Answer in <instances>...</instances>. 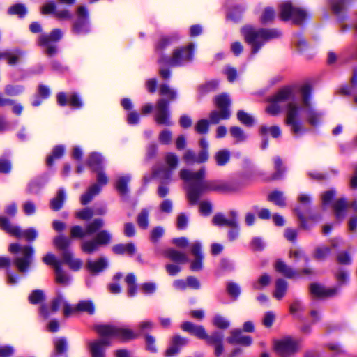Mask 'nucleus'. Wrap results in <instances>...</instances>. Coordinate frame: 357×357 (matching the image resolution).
Instances as JSON below:
<instances>
[{
    "label": "nucleus",
    "instance_id": "nucleus-51",
    "mask_svg": "<svg viewBox=\"0 0 357 357\" xmlns=\"http://www.w3.org/2000/svg\"><path fill=\"white\" fill-rule=\"evenodd\" d=\"M43 261L47 265L52 266L54 269L56 266H60V263L56 259V257L52 253H47L43 257Z\"/></svg>",
    "mask_w": 357,
    "mask_h": 357
},
{
    "label": "nucleus",
    "instance_id": "nucleus-60",
    "mask_svg": "<svg viewBox=\"0 0 357 357\" xmlns=\"http://www.w3.org/2000/svg\"><path fill=\"white\" fill-rule=\"evenodd\" d=\"M5 59H6L8 63L10 65L15 64L20 58V53H10V52H4Z\"/></svg>",
    "mask_w": 357,
    "mask_h": 357
},
{
    "label": "nucleus",
    "instance_id": "nucleus-7",
    "mask_svg": "<svg viewBox=\"0 0 357 357\" xmlns=\"http://www.w3.org/2000/svg\"><path fill=\"white\" fill-rule=\"evenodd\" d=\"M97 333L105 337H115L122 341L135 339L137 335L127 328H118L110 325H99L96 327Z\"/></svg>",
    "mask_w": 357,
    "mask_h": 357
},
{
    "label": "nucleus",
    "instance_id": "nucleus-19",
    "mask_svg": "<svg viewBox=\"0 0 357 357\" xmlns=\"http://www.w3.org/2000/svg\"><path fill=\"white\" fill-rule=\"evenodd\" d=\"M181 328L183 331L192 334L197 338L205 340L207 337V333L202 326H195L191 322L185 321L182 324Z\"/></svg>",
    "mask_w": 357,
    "mask_h": 357
},
{
    "label": "nucleus",
    "instance_id": "nucleus-64",
    "mask_svg": "<svg viewBox=\"0 0 357 357\" xmlns=\"http://www.w3.org/2000/svg\"><path fill=\"white\" fill-rule=\"evenodd\" d=\"M307 121L312 126H316L319 121V116L316 112L309 110L307 114Z\"/></svg>",
    "mask_w": 357,
    "mask_h": 357
},
{
    "label": "nucleus",
    "instance_id": "nucleus-55",
    "mask_svg": "<svg viewBox=\"0 0 357 357\" xmlns=\"http://www.w3.org/2000/svg\"><path fill=\"white\" fill-rule=\"evenodd\" d=\"M227 291L230 296L237 298L241 294L239 286L234 282H229L227 284Z\"/></svg>",
    "mask_w": 357,
    "mask_h": 357
},
{
    "label": "nucleus",
    "instance_id": "nucleus-49",
    "mask_svg": "<svg viewBox=\"0 0 357 357\" xmlns=\"http://www.w3.org/2000/svg\"><path fill=\"white\" fill-rule=\"evenodd\" d=\"M70 236L73 238H82L87 236L86 229H84L82 227L78 225L73 226L70 229Z\"/></svg>",
    "mask_w": 357,
    "mask_h": 357
},
{
    "label": "nucleus",
    "instance_id": "nucleus-17",
    "mask_svg": "<svg viewBox=\"0 0 357 357\" xmlns=\"http://www.w3.org/2000/svg\"><path fill=\"white\" fill-rule=\"evenodd\" d=\"M310 291L312 294L320 298H330L335 296L338 291L336 287L326 288L319 284H312L310 285Z\"/></svg>",
    "mask_w": 357,
    "mask_h": 357
},
{
    "label": "nucleus",
    "instance_id": "nucleus-28",
    "mask_svg": "<svg viewBox=\"0 0 357 357\" xmlns=\"http://www.w3.org/2000/svg\"><path fill=\"white\" fill-rule=\"evenodd\" d=\"M271 282V277L268 273H263L258 279L252 284L253 289L256 290H261L268 287Z\"/></svg>",
    "mask_w": 357,
    "mask_h": 357
},
{
    "label": "nucleus",
    "instance_id": "nucleus-46",
    "mask_svg": "<svg viewBox=\"0 0 357 357\" xmlns=\"http://www.w3.org/2000/svg\"><path fill=\"white\" fill-rule=\"evenodd\" d=\"M64 198V192L63 190H59L57 196L51 201L52 208L54 210H59L61 208Z\"/></svg>",
    "mask_w": 357,
    "mask_h": 357
},
{
    "label": "nucleus",
    "instance_id": "nucleus-50",
    "mask_svg": "<svg viewBox=\"0 0 357 357\" xmlns=\"http://www.w3.org/2000/svg\"><path fill=\"white\" fill-rule=\"evenodd\" d=\"M289 258L293 261H298L299 259H303L304 261H307L308 258L305 255L303 252L298 249H292L289 251Z\"/></svg>",
    "mask_w": 357,
    "mask_h": 357
},
{
    "label": "nucleus",
    "instance_id": "nucleus-25",
    "mask_svg": "<svg viewBox=\"0 0 357 357\" xmlns=\"http://www.w3.org/2000/svg\"><path fill=\"white\" fill-rule=\"evenodd\" d=\"M230 115L231 112L229 109H224L220 111L214 110L210 113V121L212 123L216 124L221 120L229 119Z\"/></svg>",
    "mask_w": 357,
    "mask_h": 357
},
{
    "label": "nucleus",
    "instance_id": "nucleus-36",
    "mask_svg": "<svg viewBox=\"0 0 357 357\" xmlns=\"http://www.w3.org/2000/svg\"><path fill=\"white\" fill-rule=\"evenodd\" d=\"M125 282L128 285V294L129 296H132L135 295L137 291L136 286V277L133 274H128L125 278Z\"/></svg>",
    "mask_w": 357,
    "mask_h": 357
},
{
    "label": "nucleus",
    "instance_id": "nucleus-37",
    "mask_svg": "<svg viewBox=\"0 0 357 357\" xmlns=\"http://www.w3.org/2000/svg\"><path fill=\"white\" fill-rule=\"evenodd\" d=\"M149 212L144 209L142 210L137 217V222L139 227L142 229H147L149 225Z\"/></svg>",
    "mask_w": 357,
    "mask_h": 357
},
{
    "label": "nucleus",
    "instance_id": "nucleus-15",
    "mask_svg": "<svg viewBox=\"0 0 357 357\" xmlns=\"http://www.w3.org/2000/svg\"><path fill=\"white\" fill-rule=\"evenodd\" d=\"M227 341L231 344H241L244 347H248L252 343L251 337L243 335L239 329L231 331L230 336L227 337Z\"/></svg>",
    "mask_w": 357,
    "mask_h": 357
},
{
    "label": "nucleus",
    "instance_id": "nucleus-42",
    "mask_svg": "<svg viewBox=\"0 0 357 357\" xmlns=\"http://www.w3.org/2000/svg\"><path fill=\"white\" fill-rule=\"evenodd\" d=\"M64 147L62 146H56L53 151L52 154L47 158V164L49 165H52L54 160L60 158L64 153Z\"/></svg>",
    "mask_w": 357,
    "mask_h": 357
},
{
    "label": "nucleus",
    "instance_id": "nucleus-18",
    "mask_svg": "<svg viewBox=\"0 0 357 357\" xmlns=\"http://www.w3.org/2000/svg\"><path fill=\"white\" fill-rule=\"evenodd\" d=\"M230 214L232 216V218L231 220L227 219L223 214H215L212 220L213 225L220 227L227 226L231 228H237L238 223L236 220V213L235 211H231Z\"/></svg>",
    "mask_w": 357,
    "mask_h": 357
},
{
    "label": "nucleus",
    "instance_id": "nucleus-16",
    "mask_svg": "<svg viewBox=\"0 0 357 357\" xmlns=\"http://www.w3.org/2000/svg\"><path fill=\"white\" fill-rule=\"evenodd\" d=\"M168 102L161 99L158 102L157 104V114L155 120L158 123L163 125H170L171 122L169 119V115L167 112Z\"/></svg>",
    "mask_w": 357,
    "mask_h": 357
},
{
    "label": "nucleus",
    "instance_id": "nucleus-21",
    "mask_svg": "<svg viewBox=\"0 0 357 357\" xmlns=\"http://www.w3.org/2000/svg\"><path fill=\"white\" fill-rule=\"evenodd\" d=\"M273 267L275 271L289 278H292L297 275L296 271L280 259L275 261Z\"/></svg>",
    "mask_w": 357,
    "mask_h": 357
},
{
    "label": "nucleus",
    "instance_id": "nucleus-54",
    "mask_svg": "<svg viewBox=\"0 0 357 357\" xmlns=\"http://www.w3.org/2000/svg\"><path fill=\"white\" fill-rule=\"evenodd\" d=\"M183 161L188 164L191 165L193 163H197V156L195 153L192 150H187L183 155Z\"/></svg>",
    "mask_w": 357,
    "mask_h": 357
},
{
    "label": "nucleus",
    "instance_id": "nucleus-61",
    "mask_svg": "<svg viewBox=\"0 0 357 357\" xmlns=\"http://www.w3.org/2000/svg\"><path fill=\"white\" fill-rule=\"evenodd\" d=\"M203 256L195 257V259L191 262L190 268L192 271H197L202 269L203 267Z\"/></svg>",
    "mask_w": 357,
    "mask_h": 357
},
{
    "label": "nucleus",
    "instance_id": "nucleus-9",
    "mask_svg": "<svg viewBox=\"0 0 357 357\" xmlns=\"http://www.w3.org/2000/svg\"><path fill=\"white\" fill-rule=\"evenodd\" d=\"M280 17L283 20H292L295 24H301L307 17L306 13L290 3L286 2L280 5Z\"/></svg>",
    "mask_w": 357,
    "mask_h": 357
},
{
    "label": "nucleus",
    "instance_id": "nucleus-56",
    "mask_svg": "<svg viewBox=\"0 0 357 357\" xmlns=\"http://www.w3.org/2000/svg\"><path fill=\"white\" fill-rule=\"evenodd\" d=\"M141 290L146 294H153L156 290V284L153 282H145L140 287Z\"/></svg>",
    "mask_w": 357,
    "mask_h": 357
},
{
    "label": "nucleus",
    "instance_id": "nucleus-43",
    "mask_svg": "<svg viewBox=\"0 0 357 357\" xmlns=\"http://www.w3.org/2000/svg\"><path fill=\"white\" fill-rule=\"evenodd\" d=\"M130 180L128 176H121L117 179L116 181V189L122 194L125 195L128 192V183Z\"/></svg>",
    "mask_w": 357,
    "mask_h": 357
},
{
    "label": "nucleus",
    "instance_id": "nucleus-40",
    "mask_svg": "<svg viewBox=\"0 0 357 357\" xmlns=\"http://www.w3.org/2000/svg\"><path fill=\"white\" fill-rule=\"evenodd\" d=\"M102 162L101 156L96 153H93L90 155L89 165L93 170L98 171L101 169Z\"/></svg>",
    "mask_w": 357,
    "mask_h": 357
},
{
    "label": "nucleus",
    "instance_id": "nucleus-24",
    "mask_svg": "<svg viewBox=\"0 0 357 357\" xmlns=\"http://www.w3.org/2000/svg\"><path fill=\"white\" fill-rule=\"evenodd\" d=\"M114 252L119 255L127 254L132 255L136 252V247L132 243L119 244L112 247Z\"/></svg>",
    "mask_w": 357,
    "mask_h": 357
},
{
    "label": "nucleus",
    "instance_id": "nucleus-35",
    "mask_svg": "<svg viewBox=\"0 0 357 357\" xmlns=\"http://www.w3.org/2000/svg\"><path fill=\"white\" fill-rule=\"evenodd\" d=\"M215 104L220 109H228L231 105V100L228 95L220 94L215 98Z\"/></svg>",
    "mask_w": 357,
    "mask_h": 357
},
{
    "label": "nucleus",
    "instance_id": "nucleus-45",
    "mask_svg": "<svg viewBox=\"0 0 357 357\" xmlns=\"http://www.w3.org/2000/svg\"><path fill=\"white\" fill-rule=\"evenodd\" d=\"M160 95L165 96L168 100H172L176 98V92L167 84H161L160 86Z\"/></svg>",
    "mask_w": 357,
    "mask_h": 357
},
{
    "label": "nucleus",
    "instance_id": "nucleus-33",
    "mask_svg": "<svg viewBox=\"0 0 357 357\" xmlns=\"http://www.w3.org/2000/svg\"><path fill=\"white\" fill-rule=\"evenodd\" d=\"M348 204L347 203L346 200L344 199H340L334 204V211L335 213L336 216L338 218H343L344 215V212L348 208Z\"/></svg>",
    "mask_w": 357,
    "mask_h": 357
},
{
    "label": "nucleus",
    "instance_id": "nucleus-2",
    "mask_svg": "<svg viewBox=\"0 0 357 357\" xmlns=\"http://www.w3.org/2000/svg\"><path fill=\"white\" fill-rule=\"evenodd\" d=\"M178 174L183 181L190 185L188 190V197L192 204H195L203 193L211 191L222 192L227 189L226 185L223 183L205 180V168H201L197 172L183 168Z\"/></svg>",
    "mask_w": 357,
    "mask_h": 357
},
{
    "label": "nucleus",
    "instance_id": "nucleus-29",
    "mask_svg": "<svg viewBox=\"0 0 357 357\" xmlns=\"http://www.w3.org/2000/svg\"><path fill=\"white\" fill-rule=\"evenodd\" d=\"M62 37V32L59 29H55L51 32L49 36H42L40 38V43L41 45H47L50 42H56Z\"/></svg>",
    "mask_w": 357,
    "mask_h": 357
},
{
    "label": "nucleus",
    "instance_id": "nucleus-10",
    "mask_svg": "<svg viewBox=\"0 0 357 357\" xmlns=\"http://www.w3.org/2000/svg\"><path fill=\"white\" fill-rule=\"evenodd\" d=\"M0 226L7 233L17 238L24 236L27 241H31L36 238L37 232L33 229H29L22 232L20 229L12 225L6 218L0 217Z\"/></svg>",
    "mask_w": 357,
    "mask_h": 357
},
{
    "label": "nucleus",
    "instance_id": "nucleus-41",
    "mask_svg": "<svg viewBox=\"0 0 357 357\" xmlns=\"http://www.w3.org/2000/svg\"><path fill=\"white\" fill-rule=\"evenodd\" d=\"M104 225V222L102 219H96L93 222H90L86 227V231L88 235H91L95 233L97 230L102 228Z\"/></svg>",
    "mask_w": 357,
    "mask_h": 357
},
{
    "label": "nucleus",
    "instance_id": "nucleus-13",
    "mask_svg": "<svg viewBox=\"0 0 357 357\" xmlns=\"http://www.w3.org/2000/svg\"><path fill=\"white\" fill-rule=\"evenodd\" d=\"M110 345L107 339H98L88 342L91 357H105L106 348Z\"/></svg>",
    "mask_w": 357,
    "mask_h": 357
},
{
    "label": "nucleus",
    "instance_id": "nucleus-58",
    "mask_svg": "<svg viewBox=\"0 0 357 357\" xmlns=\"http://www.w3.org/2000/svg\"><path fill=\"white\" fill-rule=\"evenodd\" d=\"M230 133L238 142L244 140L246 137L243 130L238 127H232L230 129Z\"/></svg>",
    "mask_w": 357,
    "mask_h": 357
},
{
    "label": "nucleus",
    "instance_id": "nucleus-52",
    "mask_svg": "<svg viewBox=\"0 0 357 357\" xmlns=\"http://www.w3.org/2000/svg\"><path fill=\"white\" fill-rule=\"evenodd\" d=\"M275 17V12L271 8L264 9L261 17V20L263 23H267L273 20Z\"/></svg>",
    "mask_w": 357,
    "mask_h": 357
},
{
    "label": "nucleus",
    "instance_id": "nucleus-23",
    "mask_svg": "<svg viewBox=\"0 0 357 357\" xmlns=\"http://www.w3.org/2000/svg\"><path fill=\"white\" fill-rule=\"evenodd\" d=\"M107 264L106 259L101 257L96 261H87L86 267L91 273L96 274L102 271L107 266Z\"/></svg>",
    "mask_w": 357,
    "mask_h": 357
},
{
    "label": "nucleus",
    "instance_id": "nucleus-12",
    "mask_svg": "<svg viewBox=\"0 0 357 357\" xmlns=\"http://www.w3.org/2000/svg\"><path fill=\"white\" fill-rule=\"evenodd\" d=\"M193 45H189L183 49L176 50L167 62L172 66L182 65L192 60Z\"/></svg>",
    "mask_w": 357,
    "mask_h": 357
},
{
    "label": "nucleus",
    "instance_id": "nucleus-47",
    "mask_svg": "<svg viewBox=\"0 0 357 357\" xmlns=\"http://www.w3.org/2000/svg\"><path fill=\"white\" fill-rule=\"evenodd\" d=\"M208 121L206 119H201L197 122L195 126V131L199 134H206L208 130Z\"/></svg>",
    "mask_w": 357,
    "mask_h": 357
},
{
    "label": "nucleus",
    "instance_id": "nucleus-14",
    "mask_svg": "<svg viewBox=\"0 0 357 357\" xmlns=\"http://www.w3.org/2000/svg\"><path fill=\"white\" fill-rule=\"evenodd\" d=\"M206 343L214 347V353L216 356L222 354L224 351L223 347V334L220 332L215 331L211 335H207L205 339Z\"/></svg>",
    "mask_w": 357,
    "mask_h": 357
},
{
    "label": "nucleus",
    "instance_id": "nucleus-48",
    "mask_svg": "<svg viewBox=\"0 0 357 357\" xmlns=\"http://www.w3.org/2000/svg\"><path fill=\"white\" fill-rule=\"evenodd\" d=\"M94 215V212L89 208H86L75 213V216L82 220L91 219Z\"/></svg>",
    "mask_w": 357,
    "mask_h": 357
},
{
    "label": "nucleus",
    "instance_id": "nucleus-62",
    "mask_svg": "<svg viewBox=\"0 0 357 357\" xmlns=\"http://www.w3.org/2000/svg\"><path fill=\"white\" fill-rule=\"evenodd\" d=\"M43 297V293L41 291L36 290L29 296V301L33 304H36L42 301Z\"/></svg>",
    "mask_w": 357,
    "mask_h": 357
},
{
    "label": "nucleus",
    "instance_id": "nucleus-1",
    "mask_svg": "<svg viewBox=\"0 0 357 357\" xmlns=\"http://www.w3.org/2000/svg\"><path fill=\"white\" fill-rule=\"evenodd\" d=\"M289 101L286 106L285 123L291 127L294 135H298L305 132V128L299 120V105L301 108L309 109L310 105V88L305 86L301 89V96L296 98L294 90L291 86H286L279 90L268 99L266 112L271 116H278L282 111L281 102Z\"/></svg>",
    "mask_w": 357,
    "mask_h": 357
},
{
    "label": "nucleus",
    "instance_id": "nucleus-4",
    "mask_svg": "<svg viewBox=\"0 0 357 357\" xmlns=\"http://www.w3.org/2000/svg\"><path fill=\"white\" fill-rule=\"evenodd\" d=\"M60 307H62L63 315L66 317L75 313L93 314L95 312V305L92 301H80L76 305L72 307L61 296H58L52 303L51 311L56 312Z\"/></svg>",
    "mask_w": 357,
    "mask_h": 357
},
{
    "label": "nucleus",
    "instance_id": "nucleus-31",
    "mask_svg": "<svg viewBox=\"0 0 357 357\" xmlns=\"http://www.w3.org/2000/svg\"><path fill=\"white\" fill-rule=\"evenodd\" d=\"M281 129L278 126H271L269 127L261 126L260 127V133L264 136L269 134L273 137L278 138L281 135Z\"/></svg>",
    "mask_w": 357,
    "mask_h": 357
},
{
    "label": "nucleus",
    "instance_id": "nucleus-38",
    "mask_svg": "<svg viewBox=\"0 0 357 357\" xmlns=\"http://www.w3.org/2000/svg\"><path fill=\"white\" fill-rule=\"evenodd\" d=\"M27 13V9L25 5L22 3H16L10 6L8 9L10 15H16L19 17L24 16Z\"/></svg>",
    "mask_w": 357,
    "mask_h": 357
},
{
    "label": "nucleus",
    "instance_id": "nucleus-26",
    "mask_svg": "<svg viewBox=\"0 0 357 357\" xmlns=\"http://www.w3.org/2000/svg\"><path fill=\"white\" fill-rule=\"evenodd\" d=\"M165 255L171 260L176 262L185 263L188 261V258L185 254L173 249L167 250L165 252Z\"/></svg>",
    "mask_w": 357,
    "mask_h": 357
},
{
    "label": "nucleus",
    "instance_id": "nucleus-44",
    "mask_svg": "<svg viewBox=\"0 0 357 357\" xmlns=\"http://www.w3.org/2000/svg\"><path fill=\"white\" fill-rule=\"evenodd\" d=\"M213 324L219 328L226 329L229 326V321L221 315H216L213 319Z\"/></svg>",
    "mask_w": 357,
    "mask_h": 357
},
{
    "label": "nucleus",
    "instance_id": "nucleus-5",
    "mask_svg": "<svg viewBox=\"0 0 357 357\" xmlns=\"http://www.w3.org/2000/svg\"><path fill=\"white\" fill-rule=\"evenodd\" d=\"M8 250L13 254L22 252L23 256L16 257L14 264L20 272H26L31 266L34 249L31 246H21L17 243H13L9 245Z\"/></svg>",
    "mask_w": 357,
    "mask_h": 357
},
{
    "label": "nucleus",
    "instance_id": "nucleus-34",
    "mask_svg": "<svg viewBox=\"0 0 357 357\" xmlns=\"http://www.w3.org/2000/svg\"><path fill=\"white\" fill-rule=\"evenodd\" d=\"M55 271V281L56 283L66 285L68 283L70 278L68 274L60 266H56Z\"/></svg>",
    "mask_w": 357,
    "mask_h": 357
},
{
    "label": "nucleus",
    "instance_id": "nucleus-3",
    "mask_svg": "<svg viewBox=\"0 0 357 357\" xmlns=\"http://www.w3.org/2000/svg\"><path fill=\"white\" fill-rule=\"evenodd\" d=\"M241 33L246 43L251 46L252 54H256L266 42L280 36V32L277 30L256 29L250 26L243 27Z\"/></svg>",
    "mask_w": 357,
    "mask_h": 357
},
{
    "label": "nucleus",
    "instance_id": "nucleus-27",
    "mask_svg": "<svg viewBox=\"0 0 357 357\" xmlns=\"http://www.w3.org/2000/svg\"><path fill=\"white\" fill-rule=\"evenodd\" d=\"M268 200L280 207L286 206L284 193L279 190H274L268 195Z\"/></svg>",
    "mask_w": 357,
    "mask_h": 357
},
{
    "label": "nucleus",
    "instance_id": "nucleus-22",
    "mask_svg": "<svg viewBox=\"0 0 357 357\" xmlns=\"http://www.w3.org/2000/svg\"><path fill=\"white\" fill-rule=\"evenodd\" d=\"M62 258L63 261L73 270H79L82 265V261L75 258L73 253L69 250H66L63 252Z\"/></svg>",
    "mask_w": 357,
    "mask_h": 357
},
{
    "label": "nucleus",
    "instance_id": "nucleus-32",
    "mask_svg": "<svg viewBox=\"0 0 357 357\" xmlns=\"http://www.w3.org/2000/svg\"><path fill=\"white\" fill-rule=\"evenodd\" d=\"M214 158L218 165L223 166L229 162L230 152L226 149L220 150L215 154Z\"/></svg>",
    "mask_w": 357,
    "mask_h": 357
},
{
    "label": "nucleus",
    "instance_id": "nucleus-39",
    "mask_svg": "<svg viewBox=\"0 0 357 357\" xmlns=\"http://www.w3.org/2000/svg\"><path fill=\"white\" fill-rule=\"evenodd\" d=\"M100 192V188L97 185L91 186L89 191L83 195L81 198V202L83 204H88L92 198Z\"/></svg>",
    "mask_w": 357,
    "mask_h": 357
},
{
    "label": "nucleus",
    "instance_id": "nucleus-30",
    "mask_svg": "<svg viewBox=\"0 0 357 357\" xmlns=\"http://www.w3.org/2000/svg\"><path fill=\"white\" fill-rule=\"evenodd\" d=\"M71 243L70 239L64 236H58L53 239V244L56 248L66 251Z\"/></svg>",
    "mask_w": 357,
    "mask_h": 357
},
{
    "label": "nucleus",
    "instance_id": "nucleus-63",
    "mask_svg": "<svg viewBox=\"0 0 357 357\" xmlns=\"http://www.w3.org/2000/svg\"><path fill=\"white\" fill-rule=\"evenodd\" d=\"M328 252L329 248L328 247L318 248L314 252V257L319 260L323 259L326 257Z\"/></svg>",
    "mask_w": 357,
    "mask_h": 357
},
{
    "label": "nucleus",
    "instance_id": "nucleus-6",
    "mask_svg": "<svg viewBox=\"0 0 357 357\" xmlns=\"http://www.w3.org/2000/svg\"><path fill=\"white\" fill-rule=\"evenodd\" d=\"M300 341L291 336H285L273 341V349L281 357H290L300 349Z\"/></svg>",
    "mask_w": 357,
    "mask_h": 357
},
{
    "label": "nucleus",
    "instance_id": "nucleus-53",
    "mask_svg": "<svg viewBox=\"0 0 357 357\" xmlns=\"http://www.w3.org/2000/svg\"><path fill=\"white\" fill-rule=\"evenodd\" d=\"M238 120L245 125H252L254 119L248 113L243 111H239L237 114Z\"/></svg>",
    "mask_w": 357,
    "mask_h": 357
},
{
    "label": "nucleus",
    "instance_id": "nucleus-20",
    "mask_svg": "<svg viewBox=\"0 0 357 357\" xmlns=\"http://www.w3.org/2000/svg\"><path fill=\"white\" fill-rule=\"evenodd\" d=\"M288 289V283L284 279L279 278L275 282V289L273 296L278 301L282 300L286 295Z\"/></svg>",
    "mask_w": 357,
    "mask_h": 357
},
{
    "label": "nucleus",
    "instance_id": "nucleus-57",
    "mask_svg": "<svg viewBox=\"0 0 357 357\" xmlns=\"http://www.w3.org/2000/svg\"><path fill=\"white\" fill-rule=\"evenodd\" d=\"M164 229L160 227H157L151 230V240L153 242H157L163 235Z\"/></svg>",
    "mask_w": 357,
    "mask_h": 357
},
{
    "label": "nucleus",
    "instance_id": "nucleus-59",
    "mask_svg": "<svg viewBox=\"0 0 357 357\" xmlns=\"http://www.w3.org/2000/svg\"><path fill=\"white\" fill-rule=\"evenodd\" d=\"M275 319V315L272 312H268L265 314L263 318V324L265 327H271L273 326Z\"/></svg>",
    "mask_w": 357,
    "mask_h": 357
},
{
    "label": "nucleus",
    "instance_id": "nucleus-8",
    "mask_svg": "<svg viewBox=\"0 0 357 357\" xmlns=\"http://www.w3.org/2000/svg\"><path fill=\"white\" fill-rule=\"evenodd\" d=\"M112 236L107 231L98 232L94 239L85 241L82 243V250L84 252L91 254L98 250L99 246L108 245L111 241Z\"/></svg>",
    "mask_w": 357,
    "mask_h": 357
},
{
    "label": "nucleus",
    "instance_id": "nucleus-11",
    "mask_svg": "<svg viewBox=\"0 0 357 357\" xmlns=\"http://www.w3.org/2000/svg\"><path fill=\"white\" fill-rule=\"evenodd\" d=\"M164 161L167 169H160L155 174L165 182L171 180L172 172L178 167L179 158L175 153H168L165 155Z\"/></svg>",
    "mask_w": 357,
    "mask_h": 357
}]
</instances>
